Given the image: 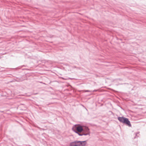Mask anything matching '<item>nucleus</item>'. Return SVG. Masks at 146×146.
Here are the masks:
<instances>
[{"label": "nucleus", "mask_w": 146, "mask_h": 146, "mask_svg": "<svg viewBox=\"0 0 146 146\" xmlns=\"http://www.w3.org/2000/svg\"><path fill=\"white\" fill-rule=\"evenodd\" d=\"M118 119L120 122L126 124L127 125L130 127L131 126L130 121L127 118L123 117H118Z\"/></svg>", "instance_id": "f257e3e1"}, {"label": "nucleus", "mask_w": 146, "mask_h": 146, "mask_svg": "<svg viewBox=\"0 0 146 146\" xmlns=\"http://www.w3.org/2000/svg\"><path fill=\"white\" fill-rule=\"evenodd\" d=\"M83 132L82 133H77L76 132V133H77L78 135L80 136H82L83 135H90V132L89 131V129L87 127H83V130L82 131Z\"/></svg>", "instance_id": "f03ea898"}, {"label": "nucleus", "mask_w": 146, "mask_h": 146, "mask_svg": "<svg viewBox=\"0 0 146 146\" xmlns=\"http://www.w3.org/2000/svg\"><path fill=\"white\" fill-rule=\"evenodd\" d=\"M76 131L78 132V133H79L78 132H82V131L83 130V127L81 125H78L76 127ZM74 131L76 132H77L76 131ZM77 133L78 132H77Z\"/></svg>", "instance_id": "7ed1b4c3"}, {"label": "nucleus", "mask_w": 146, "mask_h": 146, "mask_svg": "<svg viewBox=\"0 0 146 146\" xmlns=\"http://www.w3.org/2000/svg\"><path fill=\"white\" fill-rule=\"evenodd\" d=\"M78 146H85L86 144V141H77Z\"/></svg>", "instance_id": "20e7f679"}, {"label": "nucleus", "mask_w": 146, "mask_h": 146, "mask_svg": "<svg viewBox=\"0 0 146 146\" xmlns=\"http://www.w3.org/2000/svg\"><path fill=\"white\" fill-rule=\"evenodd\" d=\"M69 146H78V144L77 141L71 143Z\"/></svg>", "instance_id": "39448f33"}]
</instances>
